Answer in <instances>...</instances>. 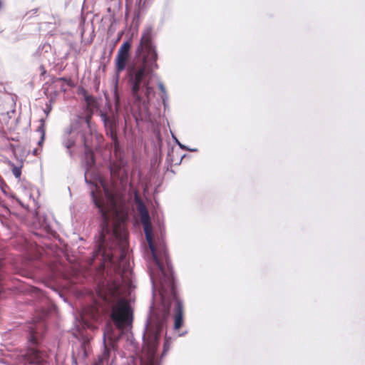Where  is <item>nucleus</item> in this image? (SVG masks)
Here are the masks:
<instances>
[{
    "instance_id": "f257e3e1",
    "label": "nucleus",
    "mask_w": 365,
    "mask_h": 365,
    "mask_svg": "<svg viewBox=\"0 0 365 365\" xmlns=\"http://www.w3.org/2000/svg\"><path fill=\"white\" fill-rule=\"evenodd\" d=\"M111 182L98 178L93 182L88 181L87 174L85 180L91 185V194L93 201L98 207L102 222L101 232L96 240V250L93 252L90 264L101 257L102 268L110 266L116 272H120V264L111 247H108L107 240L115 239L120 241L125 238L123 227L124 217L122 215L123 205L126 201L125 192L130 186L128 170L123 160L113 162L110 166Z\"/></svg>"
},
{
    "instance_id": "f03ea898",
    "label": "nucleus",
    "mask_w": 365,
    "mask_h": 365,
    "mask_svg": "<svg viewBox=\"0 0 365 365\" xmlns=\"http://www.w3.org/2000/svg\"><path fill=\"white\" fill-rule=\"evenodd\" d=\"M153 29H145L137 52L142 57V63L128 70V86L132 101L133 115L137 123L150 121V103L155 96L150 81L153 70L158 68L156 46L152 41Z\"/></svg>"
},
{
    "instance_id": "7ed1b4c3",
    "label": "nucleus",
    "mask_w": 365,
    "mask_h": 365,
    "mask_svg": "<svg viewBox=\"0 0 365 365\" xmlns=\"http://www.w3.org/2000/svg\"><path fill=\"white\" fill-rule=\"evenodd\" d=\"M138 210L140 216V221L143 227L146 240L152 252L153 263L156 266L160 274V287L157 284V277L154 271L150 267V277L153 284V294L158 289L162 300L165 302L168 292H174L173 279L170 274H167L163 265V261L165 260L168 269H170V262L166 248L161 245L156 247L153 241V228L150 222V216L146 207L143 202L138 205Z\"/></svg>"
},
{
    "instance_id": "20e7f679",
    "label": "nucleus",
    "mask_w": 365,
    "mask_h": 365,
    "mask_svg": "<svg viewBox=\"0 0 365 365\" xmlns=\"http://www.w3.org/2000/svg\"><path fill=\"white\" fill-rule=\"evenodd\" d=\"M98 294L101 300L98 303L111 308L110 317L115 326L121 331L130 329L133 316L129 302L125 299L120 298L115 292L100 291Z\"/></svg>"
},
{
    "instance_id": "39448f33",
    "label": "nucleus",
    "mask_w": 365,
    "mask_h": 365,
    "mask_svg": "<svg viewBox=\"0 0 365 365\" xmlns=\"http://www.w3.org/2000/svg\"><path fill=\"white\" fill-rule=\"evenodd\" d=\"M41 322H29L27 324L29 331L28 346L26 351H21L17 356L19 364L23 365H43L47 357L46 353L41 351L38 340V330L43 327Z\"/></svg>"
},
{
    "instance_id": "423d86ee",
    "label": "nucleus",
    "mask_w": 365,
    "mask_h": 365,
    "mask_svg": "<svg viewBox=\"0 0 365 365\" xmlns=\"http://www.w3.org/2000/svg\"><path fill=\"white\" fill-rule=\"evenodd\" d=\"M89 129L88 121L86 120L83 124L73 123L65 130L62 135V144L66 149L71 158H73L75 150L83 145L86 150L90 147L89 139L84 131Z\"/></svg>"
},
{
    "instance_id": "0eeeda50",
    "label": "nucleus",
    "mask_w": 365,
    "mask_h": 365,
    "mask_svg": "<svg viewBox=\"0 0 365 365\" xmlns=\"http://www.w3.org/2000/svg\"><path fill=\"white\" fill-rule=\"evenodd\" d=\"M168 316V311L164 314L161 320L152 321L147 327V332L144 335L143 354L147 358L150 365H153L155 359V352L158 344L159 336L163 331L165 323V319Z\"/></svg>"
},
{
    "instance_id": "6e6552de",
    "label": "nucleus",
    "mask_w": 365,
    "mask_h": 365,
    "mask_svg": "<svg viewBox=\"0 0 365 365\" xmlns=\"http://www.w3.org/2000/svg\"><path fill=\"white\" fill-rule=\"evenodd\" d=\"M130 48V43L128 41L124 42L119 48L115 59V73L112 77L111 83L113 86V99L116 107L120 104V96L118 91L120 73L126 68L129 58Z\"/></svg>"
},
{
    "instance_id": "1a4fd4ad",
    "label": "nucleus",
    "mask_w": 365,
    "mask_h": 365,
    "mask_svg": "<svg viewBox=\"0 0 365 365\" xmlns=\"http://www.w3.org/2000/svg\"><path fill=\"white\" fill-rule=\"evenodd\" d=\"M113 331V327L111 324H108L104 329L103 331V345H104V350L101 355H100L98 358L97 361H96L93 365H103L104 363L108 362L110 351L107 348L106 345V339H108L110 340L113 339L112 333Z\"/></svg>"
},
{
    "instance_id": "9d476101",
    "label": "nucleus",
    "mask_w": 365,
    "mask_h": 365,
    "mask_svg": "<svg viewBox=\"0 0 365 365\" xmlns=\"http://www.w3.org/2000/svg\"><path fill=\"white\" fill-rule=\"evenodd\" d=\"M101 118L104 123L106 135L110 136L115 145H116L118 143V137L115 133V119L114 118L107 116L106 113H101Z\"/></svg>"
},
{
    "instance_id": "9b49d317",
    "label": "nucleus",
    "mask_w": 365,
    "mask_h": 365,
    "mask_svg": "<svg viewBox=\"0 0 365 365\" xmlns=\"http://www.w3.org/2000/svg\"><path fill=\"white\" fill-rule=\"evenodd\" d=\"M175 324L174 328L175 329H178L182 324V303L179 300L176 299L175 301Z\"/></svg>"
},
{
    "instance_id": "f8f14e48",
    "label": "nucleus",
    "mask_w": 365,
    "mask_h": 365,
    "mask_svg": "<svg viewBox=\"0 0 365 365\" xmlns=\"http://www.w3.org/2000/svg\"><path fill=\"white\" fill-rule=\"evenodd\" d=\"M98 317V312L97 310H96V309H92V312L91 314H88L87 313V311H84L83 314L81 315L82 323H83V327H88V328L90 327L91 325H90L89 322H88V318H91V319H93V320H97Z\"/></svg>"
},
{
    "instance_id": "ddd939ff",
    "label": "nucleus",
    "mask_w": 365,
    "mask_h": 365,
    "mask_svg": "<svg viewBox=\"0 0 365 365\" xmlns=\"http://www.w3.org/2000/svg\"><path fill=\"white\" fill-rule=\"evenodd\" d=\"M37 132H38L41 135L40 139L38 141V145L41 147L45 139V129L43 125L38 127Z\"/></svg>"
},
{
    "instance_id": "4468645a",
    "label": "nucleus",
    "mask_w": 365,
    "mask_h": 365,
    "mask_svg": "<svg viewBox=\"0 0 365 365\" xmlns=\"http://www.w3.org/2000/svg\"><path fill=\"white\" fill-rule=\"evenodd\" d=\"M12 173L16 178H19L21 175V169L20 167H16L13 165Z\"/></svg>"
},
{
    "instance_id": "2eb2a0df",
    "label": "nucleus",
    "mask_w": 365,
    "mask_h": 365,
    "mask_svg": "<svg viewBox=\"0 0 365 365\" xmlns=\"http://www.w3.org/2000/svg\"><path fill=\"white\" fill-rule=\"evenodd\" d=\"M158 88L162 93L161 96H164V99L166 98L168 93L163 83L161 81L158 82Z\"/></svg>"
},
{
    "instance_id": "dca6fc26",
    "label": "nucleus",
    "mask_w": 365,
    "mask_h": 365,
    "mask_svg": "<svg viewBox=\"0 0 365 365\" xmlns=\"http://www.w3.org/2000/svg\"><path fill=\"white\" fill-rule=\"evenodd\" d=\"M172 138L174 140V141L176 143V144L182 149V150H185V149H187V146L182 144L179 140L178 139L176 138V136L172 133Z\"/></svg>"
},
{
    "instance_id": "f3484780",
    "label": "nucleus",
    "mask_w": 365,
    "mask_h": 365,
    "mask_svg": "<svg viewBox=\"0 0 365 365\" xmlns=\"http://www.w3.org/2000/svg\"><path fill=\"white\" fill-rule=\"evenodd\" d=\"M169 347H170V345H169V343L168 341L166 340L165 344H164V347H163V356L165 354V353L169 350Z\"/></svg>"
},
{
    "instance_id": "a211bd4d",
    "label": "nucleus",
    "mask_w": 365,
    "mask_h": 365,
    "mask_svg": "<svg viewBox=\"0 0 365 365\" xmlns=\"http://www.w3.org/2000/svg\"><path fill=\"white\" fill-rule=\"evenodd\" d=\"M161 99H162V101H163V104L165 107V108L168 106V96H167V98L164 99V96H161Z\"/></svg>"
},
{
    "instance_id": "6ab92c4d",
    "label": "nucleus",
    "mask_w": 365,
    "mask_h": 365,
    "mask_svg": "<svg viewBox=\"0 0 365 365\" xmlns=\"http://www.w3.org/2000/svg\"><path fill=\"white\" fill-rule=\"evenodd\" d=\"M40 70H41V75H44L46 73V69H45L43 66H40Z\"/></svg>"
},
{
    "instance_id": "aec40b11",
    "label": "nucleus",
    "mask_w": 365,
    "mask_h": 365,
    "mask_svg": "<svg viewBox=\"0 0 365 365\" xmlns=\"http://www.w3.org/2000/svg\"><path fill=\"white\" fill-rule=\"evenodd\" d=\"M119 257L120 259V262H123L124 260V254L123 252H120Z\"/></svg>"
},
{
    "instance_id": "412c9836",
    "label": "nucleus",
    "mask_w": 365,
    "mask_h": 365,
    "mask_svg": "<svg viewBox=\"0 0 365 365\" xmlns=\"http://www.w3.org/2000/svg\"><path fill=\"white\" fill-rule=\"evenodd\" d=\"M185 150H189V151H191V152H197V148H189L187 147V149H185Z\"/></svg>"
},
{
    "instance_id": "4be33fe9",
    "label": "nucleus",
    "mask_w": 365,
    "mask_h": 365,
    "mask_svg": "<svg viewBox=\"0 0 365 365\" xmlns=\"http://www.w3.org/2000/svg\"><path fill=\"white\" fill-rule=\"evenodd\" d=\"M66 81V80H65V78H58L56 81H57V82H58V81Z\"/></svg>"
},
{
    "instance_id": "5701e85b",
    "label": "nucleus",
    "mask_w": 365,
    "mask_h": 365,
    "mask_svg": "<svg viewBox=\"0 0 365 365\" xmlns=\"http://www.w3.org/2000/svg\"><path fill=\"white\" fill-rule=\"evenodd\" d=\"M51 110V108L46 109V110L45 111L46 114H48Z\"/></svg>"
},
{
    "instance_id": "b1692460",
    "label": "nucleus",
    "mask_w": 365,
    "mask_h": 365,
    "mask_svg": "<svg viewBox=\"0 0 365 365\" xmlns=\"http://www.w3.org/2000/svg\"><path fill=\"white\" fill-rule=\"evenodd\" d=\"M37 153H38L37 150H36V149H35V150H34V155H36V154H37Z\"/></svg>"
},
{
    "instance_id": "393cba45",
    "label": "nucleus",
    "mask_w": 365,
    "mask_h": 365,
    "mask_svg": "<svg viewBox=\"0 0 365 365\" xmlns=\"http://www.w3.org/2000/svg\"><path fill=\"white\" fill-rule=\"evenodd\" d=\"M43 47L46 48H51L48 45V46H44Z\"/></svg>"
}]
</instances>
